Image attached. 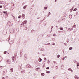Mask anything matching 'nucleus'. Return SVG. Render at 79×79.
Masks as SVG:
<instances>
[{
	"label": "nucleus",
	"instance_id": "obj_46",
	"mask_svg": "<svg viewBox=\"0 0 79 79\" xmlns=\"http://www.w3.org/2000/svg\"><path fill=\"white\" fill-rule=\"evenodd\" d=\"M44 9H47V7H44Z\"/></svg>",
	"mask_w": 79,
	"mask_h": 79
},
{
	"label": "nucleus",
	"instance_id": "obj_60",
	"mask_svg": "<svg viewBox=\"0 0 79 79\" xmlns=\"http://www.w3.org/2000/svg\"><path fill=\"white\" fill-rule=\"evenodd\" d=\"M56 0H55V2H56Z\"/></svg>",
	"mask_w": 79,
	"mask_h": 79
},
{
	"label": "nucleus",
	"instance_id": "obj_44",
	"mask_svg": "<svg viewBox=\"0 0 79 79\" xmlns=\"http://www.w3.org/2000/svg\"><path fill=\"white\" fill-rule=\"evenodd\" d=\"M67 44L66 43H64V45H66Z\"/></svg>",
	"mask_w": 79,
	"mask_h": 79
},
{
	"label": "nucleus",
	"instance_id": "obj_15",
	"mask_svg": "<svg viewBox=\"0 0 79 79\" xmlns=\"http://www.w3.org/2000/svg\"><path fill=\"white\" fill-rule=\"evenodd\" d=\"M72 49H73V48L72 47H70L69 48V50H71Z\"/></svg>",
	"mask_w": 79,
	"mask_h": 79
},
{
	"label": "nucleus",
	"instance_id": "obj_9",
	"mask_svg": "<svg viewBox=\"0 0 79 79\" xmlns=\"http://www.w3.org/2000/svg\"><path fill=\"white\" fill-rule=\"evenodd\" d=\"M72 16H72V15H70L69 16V18H70V19H71V18H72Z\"/></svg>",
	"mask_w": 79,
	"mask_h": 79
},
{
	"label": "nucleus",
	"instance_id": "obj_40",
	"mask_svg": "<svg viewBox=\"0 0 79 79\" xmlns=\"http://www.w3.org/2000/svg\"><path fill=\"white\" fill-rule=\"evenodd\" d=\"M48 37H50V34L48 35Z\"/></svg>",
	"mask_w": 79,
	"mask_h": 79
},
{
	"label": "nucleus",
	"instance_id": "obj_61",
	"mask_svg": "<svg viewBox=\"0 0 79 79\" xmlns=\"http://www.w3.org/2000/svg\"><path fill=\"white\" fill-rule=\"evenodd\" d=\"M67 56H65L64 58H67Z\"/></svg>",
	"mask_w": 79,
	"mask_h": 79
},
{
	"label": "nucleus",
	"instance_id": "obj_59",
	"mask_svg": "<svg viewBox=\"0 0 79 79\" xmlns=\"http://www.w3.org/2000/svg\"><path fill=\"white\" fill-rule=\"evenodd\" d=\"M73 28H72L71 29V30H73Z\"/></svg>",
	"mask_w": 79,
	"mask_h": 79
},
{
	"label": "nucleus",
	"instance_id": "obj_33",
	"mask_svg": "<svg viewBox=\"0 0 79 79\" xmlns=\"http://www.w3.org/2000/svg\"><path fill=\"white\" fill-rule=\"evenodd\" d=\"M73 27H76V24H74L73 26Z\"/></svg>",
	"mask_w": 79,
	"mask_h": 79
},
{
	"label": "nucleus",
	"instance_id": "obj_52",
	"mask_svg": "<svg viewBox=\"0 0 79 79\" xmlns=\"http://www.w3.org/2000/svg\"><path fill=\"white\" fill-rule=\"evenodd\" d=\"M2 79H5V77H3L2 78Z\"/></svg>",
	"mask_w": 79,
	"mask_h": 79
},
{
	"label": "nucleus",
	"instance_id": "obj_50",
	"mask_svg": "<svg viewBox=\"0 0 79 79\" xmlns=\"http://www.w3.org/2000/svg\"><path fill=\"white\" fill-rule=\"evenodd\" d=\"M53 62L54 63H56V62L55 61H53Z\"/></svg>",
	"mask_w": 79,
	"mask_h": 79
},
{
	"label": "nucleus",
	"instance_id": "obj_31",
	"mask_svg": "<svg viewBox=\"0 0 79 79\" xmlns=\"http://www.w3.org/2000/svg\"><path fill=\"white\" fill-rule=\"evenodd\" d=\"M21 15L19 16L18 17L19 19V18H21Z\"/></svg>",
	"mask_w": 79,
	"mask_h": 79
},
{
	"label": "nucleus",
	"instance_id": "obj_13",
	"mask_svg": "<svg viewBox=\"0 0 79 79\" xmlns=\"http://www.w3.org/2000/svg\"><path fill=\"white\" fill-rule=\"evenodd\" d=\"M23 55V53L21 52H20V56H22V55Z\"/></svg>",
	"mask_w": 79,
	"mask_h": 79
},
{
	"label": "nucleus",
	"instance_id": "obj_35",
	"mask_svg": "<svg viewBox=\"0 0 79 79\" xmlns=\"http://www.w3.org/2000/svg\"><path fill=\"white\" fill-rule=\"evenodd\" d=\"M44 60H45V61H46V60H47V59L45 57L44 58Z\"/></svg>",
	"mask_w": 79,
	"mask_h": 79
},
{
	"label": "nucleus",
	"instance_id": "obj_22",
	"mask_svg": "<svg viewBox=\"0 0 79 79\" xmlns=\"http://www.w3.org/2000/svg\"><path fill=\"white\" fill-rule=\"evenodd\" d=\"M44 49L43 48L41 49L40 50V51H44Z\"/></svg>",
	"mask_w": 79,
	"mask_h": 79
},
{
	"label": "nucleus",
	"instance_id": "obj_51",
	"mask_svg": "<svg viewBox=\"0 0 79 79\" xmlns=\"http://www.w3.org/2000/svg\"><path fill=\"white\" fill-rule=\"evenodd\" d=\"M72 0H70L69 1V2H72Z\"/></svg>",
	"mask_w": 79,
	"mask_h": 79
},
{
	"label": "nucleus",
	"instance_id": "obj_49",
	"mask_svg": "<svg viewBox=\"0 0 79 79\" xmlns=\"http://www.w3.org/2000/svg\"><path fill=\"white\" fill-rule=\"evenodd\" d=\"M0 8H2V6H0Z\"/></svg>",
	"mask_w": 79,
	"mask_h": 79
},
{
	"label": "nucleus",
	"instance_id": "obj_47",
	"mask_svg": "<svg viewBox=\"0 0 79 79\" xmlns=\"http://www.w3.org/2000/svg\"><path fill=\"white\" fill-rule=\"evenodd\" d=\"M63 60H64V57L63 58Z\"/></svg>",
	"mask_w": 79,
	"mask_h": 79
},
{
	"label": "nucleus",
	"instance_id": "obj_43",
	"mask_svg": "<svg viewBox=\"0 0 79 79\" xmlns=\"http://www.w3.org/2000/svg\"><path fill=\"white\" fill-rule=\"evenodd\" d=\"M48 64H49V63H50V60H48Z\"/></svg>",
	"mask_w": 79,
	"mask_h": 79
},
{
	"label": "nucleus",
	"instance_id": "obj_14",
	"mask_svg": "<svg viewBox=\"0 0 79 79\" xmlns=\"http://www.w3.org/2000/svg\"><path fill=\"white\" fill-rule=\"evenodd\" d=\"M68 70H69V71H71V72L73 71V70H72V69H68Z\"/></svg>",
	"mask_w": 79,
	"mask_h": 79
},
{
	"label": "nucleus",
	"instance_id": "obj_12",
	"mask_svg": "<svg viewBox=\"0 0 79 79\" xmlns=\"http://www.w3.org/2000/svg\"><path fill=\"white\" fill-rule=\"evenodd\" d=\"M26 7H27V6H23V8L24 9H26Z\"/></svg>",
	"mask_w": 79,
	"mask_h": 79
},
{
	"label": "nucleus",
	"instance_id": "obj_57",
	"mask_svg": "<svg viewBox=\"0 0 79 79\" xmlns=\"http://www.w3.org/2000/svg\"><path fill=\"white\" fill-rule=\"evenodd\" d=\"M67 43H68L69 42V41L68 40L67 41Z\"/></svg>",
	"mask_w": 79,
	"mask_h": 79
},
{
	"label": "nucleus",
	"instance_id": "obj_8",
	"mask_svg": "<svg viewBox=\"0 0 79 79\" xmlns=\"http://www.w3.org/2000/svg\"><path fill=\"white\" fill-rule=\"evenodd\" d=\"M22 66V64H21V63H20L19 64V67H21Z\"/></svg>",
	"mask_w": 79,
	"mask_h": 79
},
{
	"label": "nucleus",
	"instance_id": "obj_36",
	"mask_svg": "<svg viewBox=\"0 0 79 79\" xmlns=\"http://www.w3.org/2000/svg\"><path fill=\"white\" fill-rule=\"evenodd\" d=\"M47 45H50V43H48Z\"/></svg>",
	"mask_w": 79,
	"mask_h": 79
},
{
	"label": "nucleus",
	"instance_id": "obj_29",
	"mask_svg": "<svg viewBox=\"0 0 79 79\" xmlns=\"http://www.w3.org/2000/svg\"><path fill=\"white\" fill-rule=\"evenodd\" d=\"M46 69H50V68L49 67H47Z\"/></svg>",
	"mask_w": 79,
	"mask_h": 79
},
{
	"label": "nucleus",
	"instance_id": "obj_58",
	"mask_svg": "<svg viewBox=\"0 0 79 79\" xmlns=\"http://www.w3.org/2000/svg\"><path fill=\"white\" fill-rule=\"evenodd\" d=\"M25 29H26V30H27V27Z\"/></svg>",
	"mask_w": 79,
	"mask_h": 79
},
{
	"label": "nucleus",
	"instance_id": "obj_17",
	"mask_svg": "<svg viewBox=\"0 0 79 79\" xmlns=\"http://www.w3.org/2000/svg\"><path fill=\"white\" fill-rule=\"evenodd\" d=\"M14 56H17V53H15L14 54Z\"/></svg>",
	"mask_w": 79,
	"mask_h": 79
},
{
	"label": "nucleus",
	"instance_id": "obj_56",
	"mask_svg": "<svg viewBox=\"0 0 79 79\" xmlns=\"http://www.w3.org/2000/svg\"><path fill=\"white\" fill-rule=\"evenodd\" d=\"M42 55H43V56H45V54H42Z\"/></svg>",
	"mask_w": 79,
	"mask_h": 79
},
{
	"label": "nucleus",
	"instance_id": "obj_38",
	"mask_svg": "<svg viewBox=\"0 0 79 79\" xmlns=\"http://www.w3.org/2000/svg\"><path fill=\"white\" fill-rule=\"evenodd\" d=\"M51 14V13L50 12H49V13H48V15H50Z\"/></svg>",
	"mask_w": 79,
	"mask_h": 79
},
{
	"label": "nucleus",
	"instance_id": "obj_48",
	"mask_svg": "<svg viewBox=\"0 0 79 79\" xmlns=\"http://www.w3.org/2000/svg\"><path fill=\"white\" fill-rule=\"evenodd\" d=\"M58 32H59V33H60L61 32V31H58Z\"/></svg>",
	"mask_w": 79,
	"mask_h": 79
},
{
	"label": "nucleus",
	"instance_id": "obj_30",
	"mask_svg": "<svg viewBox=\"0 0 79 79\" xmlns=\"http://www.w3.org/2000/svg\"><path fill=\"white\" fill-rule=\"evenodd\" d=\"M21 24H23V26H24V24H25V23H22Z\"/></svg>",
	"mask_w": 79,
	"mask_h": 79
},
{
	"label": "nucleus",
	"instance_id": "obj_64",
	"mask_svg": "<svg viewBox=\"0 0 79 79\" xmlns=\"http://www.w3.org/2000/svg\"><path fill=\"white\" fill-rule=\"evenodd\" d=\"M52 28H53V26H52V28H51V29H52Z\"/></svg>",
	"mask_w": 79,
	"mask_h": 79
},
{
	"label": "nucleus",
	"instance_id": "obj_20",
	"mask_svg": "<svg viewBox=\"0 0 79 79\" xmlns=\"http://www.w3.org/2000/svg\"><path fill=\"white\" fill-rule=\"evenodd\" d=\"M74 77L76 79H77V76H75Z\"/></svg>",
	"mask_w": 79,
	"mask_h": 79
},
{
	"label": "nucleus",
	"instance_id": "obj_32",
	"mask_svg": "<svg viewBox=\"0 0 79 79\" xmlns=\"http://www.w3.org/2000/svg\"><path fill=\"white\" fill-rule=\"evenodd\" d=\"M57 58H60V55H58L57 56Z\"/></svg>",
	"mask_w": 79,
	"mask_h": 79
},
{
	"label": "nucleus",
	"instance_id": "obj_34",
	"mask_svg": "<svg viewBox=\"0 0 79 79\" xmlns=\"http://www.w3.org/2000/svg\"><path fill=\"white\" fill-rule=\"evenodd\" d=\"M56 34H53V35L54 36H56Z\"/></svg>",
	"mask_w": 79,
	"mask_h": 79
},
{
	"label": "nucleus",
	"instance_id": "obj_26",
	"mask_svg": "<svg viewBox=\"0 0 79 79\" xmlns=\"http://www.w3.org/2000/svg\"><path fill=\"white\" fill-rule=\"evenodd\" d=\"M52 40H53V41H55V39L54 38H53L52 39Z\"/></svg>",
	"mask_w": 79,
	"mask_h": 79
},
{
	"label": "nucleus",
	"instance_id": "obj_41",
	"mask_svg": "<svg viewBox=\"0 0 79 79\" xmlns=\"http://www.w3.org/2000/svg\"><path fill=\"white\" fill-rule=\"evenodd\" d=\"M7 62H8V64H10V61L9 60H7Z\"/></svg>",
	"mask_w": 79,
	"mask_h": 79
},
{
	"label": "nucleus",
	"instance_id": "obj_55",
	"mask_svg": "<svg viewBox=\"0 0 79 79\" xmlns=\"http://www.w3.org/2000/svg\"><path fill=\"white\" fill-rule=\"evenodd\" d=\"M55 45V43H53V44H52L53 45Z\"/></svg>",
	"mask_w": 79,
	"mask_h": 79
},
{
	"label": "nucleus",
	"instance_id": "obj_6",
	"mask_svg": "<svg viewBox=\"0 0 79 79\" xmlns=\"http://www.w3.org/2000/svg\"><path fill=\"white\" fill-rule=\"evenodd\" d=\"M25 72L26 71H25V70L22 71L21 72V73H23V74H24V73H25Z\"/></svg>",
	"mask_w": 79,
	"mask_h": 79
},
{
	"label": "nucleus",
	"instance_id": "obj_11",
	"mask_svg": "<svg viewBox=\"0 0 79 79\" xmlns=\"http://www.w3.org/2000/svg\"><path fill=\"white\" fill-rule=\"evenodd\" d=\"M41 76H44L45 75V74L44 73H41Z\"/></svg>",
	"mask_w": 79,
	"mask_h": 79
},
{
	"label": "nucleus",
	"instance_id": "obj_19",
	"mask_svg": "<svg viewBox=\"0 0 79 79\" xmlns=\"http://www.w3.org/2000/svg\"><path fill=\"white\" fill-rule=\"evenodd\" d=\"M60 30H63V27H60Z\"/></svg>",
	"mask_w": 79,
	"mask_h": 79
},
{
	"label": "nucleus",
	"instance_id": "obj_3",
	"mask_svg": "<svg viewBox=\"0 0 79 79\" xmlns=\"http://www.w3.org/2000/svg\"><path fill=\"white\" fill-rule=\"evenodd\" d=\"M14 39H12L11 40V43H10L11 44H13V43H14Z\"/></svg>",
	"mask_w": 79,
	"mask_h": 79
},
{
	"label": "nucleus",
	"instance_id": "obj_42",
	"mask_svg": "<svg viewBox=\"0 0 79 79\" xmlns=\"http://www.w3.org/2000/svg\"><path fill=\"white\" fill-rule=\"evenodd\" d=\"M22 16H23V17H24V14H23L22 15Z\"/></svg>",
	"mask_w": 79,
	"mask_h": 79
},
{
	"label": "nucleus",
	"instance_id": "obj_7",
	"mask_svg": "<svg viewBox=\"0 0 79 79\" xmlns=\"http://www.w3.org/2000/svg\"><path fill=\"white\" fill-rule=\"evenodd\" d=\"M39 62H41V61H42V59H41V58H39Z\"/></svg>",
	"mask_w": 79,
	"mask_h": 79
},
{
	"label": "nucleus",
	"instance_id": "obj_25",
	"mask_svg": "<svg viewBox=\"0 0 79 79\" xmlns=\"http://www.w3.org/2000/svg\"><path fill=\"white\" fill-rule=\"evenodd\" d=\"M6 52H7L6 51H5L4 52V54H6Z\"/></svg>",
	"mask_w": 79,
	"mask_h": 79
},
{
	"label": "nucleus",
	"instance_id": "obj_63",
	"mask_svg": "<svg viewBox=\"0 0 79 79\" xmlns=\"http://www.w3.org/2000/svg\"><path fill=\"white\" fill-rule=\"evenodd\" d=\"M77 79H79V77H77Z\"/></svg>",
	"mask_w": 79,
	"mask_h": 79
},
{
	"label": "nucleus",
	"instance_id": "obj_39",
	"mask_svg": "<svg viewBox=\"0 0 79 79\" xmlns=\"http://www.w3.org/2000/svg\"><path fill=\"white\" fill-rule=\"evenodd\" d=\"M2 68H3V67L0 66V69H2Z\"/></svg>",
	"mask_w": 79,
	"mask_h": 79
},
{
	"label": "nucleus",
	"instance_id": "obj_53",
	"mask_svg": "<svg viewBox=\"0 0 79 79\" xmlns=\"http://www.w3.org/2000/svg\"><path fill=\"white\" fill-rule=\"evenodd\" d=\"M29 66V65L27 64V66Z\"/></svg>",
	"mask_w": 79,
	"mask_h": 79
},
{
	"label": "nucleus",
	"instance_id": "obj_1",
	"mask_svg": "<svg viewBox=\"0 0 79 79\" xmlns=\"http://www.w3.org/2000/svg\"><path fill=\"white\" fill-rule=\"evenodd\" d=\"M2 33L4 35H6L7 34V31L6 30H4L2 32Z\"/></svg>",
	"mask_w": 79,
	"mask_h": 79
},
{
	"label": "nucleus",
	"instance_id": "obj_10",
	"mask_svg": "<svg viewBox=\"0 0 79 79\" xmlns=\"http://www.w3.org/2000/svg\"><path fill=\"white\" fill-rule=\"evenodd\" d=\"M12 59L13 61H14V60H15V57L13 56L12 57Z\"/></svg>",
	"mask_w": 79,
	"mask_h": 79
},
{
	"label": "nucleus",
	"instance_id": "obj_16",
	"mask_svg": "<svg viewBox=\"0 0 79 79\" xmlns=\"http://www.w3.org/2000/svg\"><path fill=\"white\" fill-rule=\"evenodd\" d=\"M27 54H26L25 55V56H24V57L25 58H26L27 57Z\"/></svg>",
	"mask_w": 79,
	"mask_h": 79
},
{
	"label": "nucleus",
	"instance_id": "obj_45",
	"mask_svg": "<svg viewBox=\"0 0 79 79\" xmlns=\"http://www.w3.org/2000/svg\"><path fill=\"white\" fill-rule=\"evenodd\" d=\"M68 30H69V31H70L71 30V29L70 28H68Z\"/></svg>",
	"mask_w": 79,
	"mask_h": 79
},
{
	"label": "nucleus",
	"instance_id": "obj_21",
	"mask_svg": "<svg viewBox=\"0 0 79 79\" xmlns=\"http://www.w3.org/2000/svg\"><path fill=\"white\" fill-rule=\"evenodd\" d=\"M76 10H77V8H75L73 10V11H76Z\"/></svg>",
	"mask_w": 79,
	"mask_h": 79
},
{
	"label": "nucleus",
	"instance_id": "obj_54",
	"mask_svg": "<svg viewBox=\"0 0 79 79\" xmlns=\"http://www.w3.org/2000/svg\"><path fill=\"white\" fill-rule=\"evenodd\" d=\"M23 23H21V25L22 26V25H23Z\"/></svg>",
	"mask_w": 79,
	"mask_h": 79
},
{
	"label": "nucleus",
	"instance_id": "obj_5",
	"mask_svg": "<svg viewBox=\"0 0 79 79\" xmlns=\"http://www.w3.org/2000/svg\"><path fill=\"white\" fill-rule=\"evenodd\" d=\"M10 35H9V38H8L7 40H6L7 41H9V43L10 44Z\"/></svg>",
	"mask_w": 79,
	"mask_h": 79
},
{
	"label": "nucleus",
	"instance_id": "obj_18",
	"mask_svg": "<svg viewBox=\"0 0 79 79\" xmlns=\"http://www.w3.org/2000/svg\"><path fill=\"white\" fill-rule=\"evenodd\" d=\"M10 71L12 73L13 71V69H10Z\"/></svg>",
	"mask_w": 79,
	"mask_h": 79
},
{
	"label": "nucleus",
	"instance_id": "obj_37",
	"mask_svg": "<svg viewBox=\"0 0 79 79\" xmlns=\"http://www.w3.org/2000/svg\"><path fill=\"white\" fill-rule=\"evenodd\" d=\"M56 69H58V66H56Z\"/></svg>",
	"mask_w": 79,
	"mask_h": 79
},
{
	"label": "nucleus",
	"instance_id": "obj_4",
	"mask_svg": "<svg viewBox=\"0 0 79 79\" xmlns=\"http://www.w3.org/2000/svg\"><path fill=\"white\" fill-rule=\"evenodd\" d=\"M10 31H11L10 33H11V34H13V33L14 32V29L12 28H11Z\"/></svg>",
	"mask_w": 79,
	"mask_h": 79
},
{
	"label": "nucleus",
	"instance_id": "obj_23",
	"mask_svg": "<svg viewBox=\"0 0 79 79\" xmlns=\"http://www.w3.org/2000/svg\"><path fill=\"white\" fill-rule=\"evenodd\" d=\"M19 69H21V67H19Z\"/></svg>",
	"mask_w": 79,
	"mask_h": 79
},
{
	"label": "nucleus",
	"instance_id": "obj_62",
	"mask_svg": "<svg viewBox=\"0 0 79 79\" xmlns=\"http://www.w3.org/2000/svg\"><path fill=\"white\" fill-rule=\"evenodd\" d=\"M38 55H39V54H40V53H39V52H38Z\"/></svg>",
	"mask_w": 79,
	"mask_h": 79
},
{
	"label": "nucleus",
	"instance_id": "obj_28",
	"mask_svg": "<svg viewBox=\"0 0 79 79\" xmlns=\"http://www.w3.org/2000/svg\"><path fill=\"white\" fill-rule=\"evenodd\" d=\"M46 73H50V71H47L46 72Z\"/></svg>",
	"mask_w": 79,
	"mask_h": 79
},
{
	"label": "nucleus",
	"instance_id": "obj_2",
	"mask_svg": "<svg viewBox=\"0 0 79 79\" xmlns=\"http://www.w3.org/2000/svg\"><path fill=\"white\" fill-rule=\"evenodd\" d=\"M10 21H9L7 23V27H10Z\"/></svg>",
	"mask_w": 79,
	"mask_h": 79
},
{
	"label": "nucleus",
	"instance_id": "obj_27",
	"mask_svg": "<svg viewBox=\"0 0 79 79\" xmlns=\"http://www.w3.org/2000/svg\"><path fill=\"white\" fill-rule=\"evenodd\" d=\"M24 23H25V24H26L27 23V20H25L24 21Z\"/></svg>",
	"mask_w": 79,
	"mask_h": 79
},
{
	"label": "nucleus",
	"instance_id": "obj_24",
	"mask_svg": "<svg viewBox=\"0 0 79 79\" xmlns=\"http://www.w3.org/2000/svg\"><path fill=\"white\" fill-rule=\"evenodd\" d=\"M3 12L5 14H6V13H7V12H6V11H3Z\"/></svg>",
	"mask_w": 79,
	"mask_h": 79
}]
</instances>
